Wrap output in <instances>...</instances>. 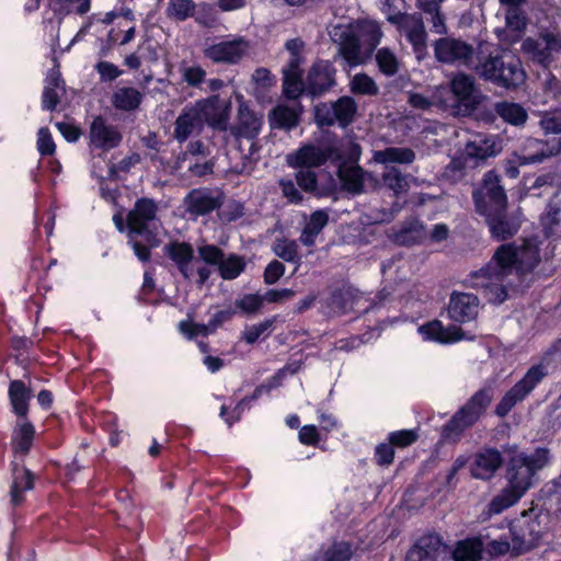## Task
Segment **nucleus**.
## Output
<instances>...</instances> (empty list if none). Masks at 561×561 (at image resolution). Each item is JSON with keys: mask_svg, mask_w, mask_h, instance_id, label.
I'll return each mask as SVG.
<instances>
[{"mask_svg": "<svg viewBox=\"0 0 561 561\" xmlns=\"http://www.w3.org/2000/svg\"><path fill=\"white\" fill-rule=\"evenodd\" d=\"M247 409H250V404L243 397L232 409H229L227 405L222 404L220 407L219 415L228 426H232L234 423L241 420L242 414Z\"/></svg>", "mask_w": 561, "mask_h": 561, "instance_id": "52", "label": "nucleus"}, {"mask_svg": "<svg viewBox=\"0 0 561 561\" xmlns=\"http://www.w3.org/2000/svg\"><path fill=\"white\" fill-rule=\"evenodd\" d=\"M197 24L205 27H213L217 22L215 8L208 2H201L198 4L197 15L195 16Z\"/></svg>", "mask_w": 561, "mask_h": 561, "instance_id": "60", "label": "nucleus"}, {"mask_svg": "<svg viewBox=\"0 0 561 561\" xmlns=\"http://www.w3.org/2000/svg\"><path fill=\"white\" fill-rule=\"evenodd\" d=\"M88 138V146L92 151L110 152L118 148L123 142V134L119 128L108 124L102 115L93 117L89 126Z\"/></svg>", "mask_w": 561, "mask_h": 561, "instance_id": "13", "label": "nucleus"}, {"mask_svg": "<svg viewBox=\"0 0 561 561\" xmlns=\"http://www.w3.org/2000/svg\"><path fill=\"white\" fill-rule=\"evenodd\" d=\"M502 454L495 447H486L476 454L471 466V476L480 480H489L503 466Z\"/></svg>", "mask_w": 561, "mask_h": 561, "instance_id": "20", "label": "nucleus"}, {"mask_svg": "<svg viewBox=\"0 0 561 561\" xmlns=\"http://www.w3.org/2000/svg\"><path fill=\"white\" fill-rule=\"evenodd\" d=\"M296 183L301 191L318 198L332 196L336 192V183L332 176L327 185L319 186L317 173L310 169H300L296 173Z\"/></svg>", "mask_w": 561, "mask_h": 561, "instance_id": "28", "label": "nucleus"}, {"mask_svg": "<svg viewBox=\"0 0 561 561\" xmlns=\"http://www.w3.org/2000/svg\"><path fill=\"white\" fill-rule=\"evenodd\" d=\"M263 306V298L259 294H245L234 301V309L244 314L257 312Z\"/></svg>", "mask_w": 561, "mask_h": 561, "instance_id": "53", "label": "nucleus"}, {"mask_svg": "<svg viewBox=\"0 0 561 561\" xmlns=\"http://www.w3.org/2000/svg\"><path fill=\"white\" fill-rule=\"evenodd\" d=\"M165 256L171 260L184 278H190L192 271L190 264L194 260V248L186 241L171 240L164 248Z\"/></svg>", "mask_w": 561, "mask_h": 561, "instance_id": "23", "label": "nucleus"}, {"mask_svg": "<svg viewBox=\"0 0 561 561\" xmlns=\"http://www.w3.org/2000/svg\"><path fill=\"white\" fill-rule=\"evenodd\" d=\"M225 203V193L209 187L192 188L183 199L185 211L192 219L208 216L219 210Z\"/></svg>", "mask_w": 561, "mask_h": 561, "instance_id": "10", "label": "nucleus"}, {"mask_svg": "<svg viewBox=\"0 0 561 561\" xmlns=\"http://www.w3.org/2000/svg\"><path fill=\"white\" fill-rule=\"evenodd\" d=\"M136 236L129 237L128 244L134 250L135 255L138 257L139 261L142 263L149 262L151 259V249L158 245V240L154 237V240L147 241L148 244H144L138 240H135Z\"/></svg>", "mask_w": 561, "mask_h": 561, "instance_id": "59", "label": "nucleus"}, {"mask_svg": "<svg viewBox=\"0 0 561 561\" xmlns=\"http://www.w3.org/2000/svg\"><path fill=\"white\" fill-rule=\"evenodd\" d=\"M502 282L503 280L482 278L481 283H476L474 285L483 288V295L489 304L499 306L508 297L507 288Z\"/></svg>", "mask_w": 561, "mask_h": 561, "instance_id": "41", "label": "nucleus"}, {"mask_svg": "<svg viewBox=\"0 0 561 561\" xmlns=\"http://www.w3.org/2000/svg\"><path fill=\"white\" fill-rule=\"evenodd\" d=\"M549 459L550 450L546 447H537L530 455L524 451L513 455L506 466V485L524 496L533 486L536 473L548 465Z\"/></svg>", "mask_w": 561, "mask_h": 561, "instance_id": "5", "label": "nucleus"}, {"mask_svg": "<svg viewBox=\"0 0 561 561\" xmlns=\"http://www.w3.org/2000/svg\"><path fill=\"white\" fill-rule=\"evenodd\" d=\"M484 543L481 537L473 536L458 540L453 550L454 561H482Z\"/></svg>", "mask_w": 561, "mask_h": 561, "instance_id": "31", "label": "nucleus"}, {"mask_svg": "<svg viewBox=\"0 0 561 561\" xmlns=\"http://www.w3.org/2000/svg\"><path fill=\"white\" fill-rule=\"evenodd\" d=\"M302 61L298 58H289L283 69V93L288 100H298L305 93L306 77L300 68Z\"/></svg>", "mask_w": 561, "mask_h": 561, "instance_id": "22", "label": "nucleus"}, {"mask_svg": "<svg viewBox=\"0 0 561 561\" xmlns=\"http://www.w3.org/2000/svg\"><path fill=\"white\" fill-rule=\"evenodd\" d=\"M434 57L444 65L469 66L473 58V47L467 42L451 36H444L433 44Z\"/></svg>", "mask_w": 561, "mask_h": 561, "instance_id": "12", "label": "nucleus"}, {"mask_svg": "<svg viewBox=\"0 0 561 561\" xmlns=\"http://www.w3.org/2000/svg\"><path fill=\"white\" fill-rule=\"evenodd\" d=\"M329 224V214L324 209H317L311 213L309 220L306 222L301 234L300 242L306 247H312L318 236Z\"/></svg>", "mask_w": 561, "mask_h": 561, "instance_id": "34", "label": "nucleus"}, {"mask_svg": "<svg viewBox=\"0 0 561 561\" xmlns=\"http://www.w3.org/2000/svg\"><path fill=\"white\" fill-rule=\"evenodd\" d=\"M376 62L379 71L387 77L394 76L399 70L398 58L388 47H382L377 50Z\"/></svg>", "mask_w": 561, "mask_h": 561, "instance_id": "47", "label": "nucleus"}, {"mask_svg": "<svg viewBox=\"0 0 561 561\" xmlns=\"http://www.w3.org/2000/svg\"><path fill=\"white\" fill-rule=\"evenodd\" d=\"M522 497L523 495H520V493H517L506 485L499 494L492 497L483 513L488 517L499 515L515 505Z\"/></svg>", "mask_w": 561, "mask_h": 561, "instance_id": "37", "label": "nucleus"}, {"mask_svg": "<svg viewBox=\"0 0 561 561\" xmlns=\"http://www.w3.org/2000/svg\"><path fill=\"white\" fill-rule=\"evenodd\" d=\"M374 159L378 163L410 164L415 160V152L408 147H387L383 150L375 151Z\"/></svg>", "mask_w": 561, "mask_h": 561, "instance_id": "38", "label": "nucleus"}, {"mask_svg": "<svg viewBox=\"0 0 561 561\" xmlns=\"http://www.w3.org/2000/svg\"><path fill=\"white\" fill-rule=\"evenodd\" d=\"M357 103L348 95L340 96L332 102H320L313 107V119L319 128L332 127L337 124L347 128L357 114Z\"/></svg>", "mask_w": 561, "mask_h": 561, "instance_id": "7", "label": "nucleus"}, {"mask_svg": "<svg viewBox=\"0 0 561 561\" xmlns=\"http://www.w3.org/2000/svg\"><path fill=\"white\" fill-rule=\"evenodd\" d=\"M336 72L332 61L317 59L307 71L304 95L317 99L330 92L337 84Z\"/></svg>", "mask_w": 561, "mask_h": 561, "instance_id": "9", "label": "nucleus"}, {"mask_svg": "<svg viewBox=\"0 0 561 561\" xmlns=\"http://www.w3.org/2000/svg\"><path fill=\"white\" fill-rule=\"evenodd\" d=\"M341 159L335 142L323 145L305 144L287 156V163L295 169L320 168L328 161L335 163Z\"/></svg>", "mask_w": 561, "mask_h": 561, "instance_id": "8", "label": "nucleus"}, {"mask_svg": "<svg viewBox=\"0 0 561 561\" xmlns=\"http://www.w3.org/2000/svg\"><path fill=\"white\" fill-rule=\"evenodd\" d=\"M476 71L484 81L506 90L516 89L526 77L520 60L500 49L479 57Z\"/></svg>", "mask_w": 561, "mask_h": 561, "instance_id": "3", "label": "nucleus"}, {"mask_svg": "<svg viewBox=\"0 0 561 561\" xmlns=\"http://www.w3.org/2000/svg\"><path fill=\"white\" fill-rule=\"evenodd\" d=\"M450 91L455 99V106L466 113L474 111L479 104L478 90L471 75L458 72L450 80Z\"/></svg>", "mask_w": 561, "mask_h": 561, "instance_id": "15", "label": "nucleus"}, {"mask_svg": "<svg viewBox=\"0 0 561 561\" xmlns=\"http://www.w3.org/2000/svg\"><path fill=\"white\" fill-rule=\"evenodd\" d=\"M360 53V42L355 34H346L340 45L341 56L348 62L357 61Z\"/></svg>", "mask_w": 561, "mask_h": 561, "instance_id": "50", "label": "nucleus"}, {"mask_svg": "<svg viewBox=\"0 0 561 561\" xmlns=\"http://www.w3.org/2000/svg\"><path fill=\"white\" fill-rule=\"evenodd\" d=\"M419 427L392 431L387 435V439L391 443L394 449H405L419 440Z\"/></svg>", "mask_w": 561, "mask_h": 561, "instance_id": "46", "label": "nucleus"}, {"mask_svg": "<svg viewBox=\"0 0 561 561\" xmlns=\"http://www.w3.org/2000/svg\"><path fill=\"white\" fill-rule=\"evenodd\" d=\"M199 125V113L194 107L184 108L175 119L173 137L185 142Z\"/></svg>", "mask_w": 561, "mask_h": 561, "instance_id": "33", "label": "nucleus"}, {"mask_svg": "<svg viewBox=\"0 0 561 561\" xmlns=\"http://www.w3.org/2000/svg\"><path fill=\"white\" fill-rule=\"evenodd\" d=\"M350 88L352 93L357 95L375 96L379 93V88L374 79L364 72L353 77Z\"/></svg>", "mask_w": 561, "mask_h": 561, "instance_id": "48", "label": "nucleus"}, {"mask_svg": "<svg viewBox=\"0 0 561 561\" xmlns=\"http://www.w3.org/2000/svg\"><path fill=\"white\" fill-rule=\"evenodd\" d=\"M350 298L351 297L348 290L342 287H337L330 291L324 301V306L329 312L335 314H344L347 311Z\"/></svg>", "mask_w": 561, "mask_h": 561, "instance_id": "44", "label": "nucleus"}, {"mask_svg": "<svg viewBox=\"0 0 561 561\" xmlns=\"http://www.w3.org/2000/svg\"><path fill=\"white\" fill-rule=\"evenodd\" d=\"M494 112L505 123L513 126H524L528 119V113L525 107L515 102H496L494 104Z\"/></svg>", "mask_w": 561, "mask_h": 561, "instance_id": "35", "label": "nucleus"}, {"mask_svg": "<svg viewBox=\"0 0 561 561\" xmlns=\"http://www.w3.org/2000/svg\"><path fill=\"white\" fill-rule=\"evenodd\" d=\"M443 546V538L437 533L421 536L409 549L407 558L410 561H426L434 558Z\"/></svg>", "mask_w": 561, "mask_h": 561, "instance_id": "30", "label": "nucleus"}, {"mask_svg": "<svg viewBox=\"0 0 561 561\" xmlns=\"http://www.w3.org/2000/svg\"><path fill=\"white\" fill-rule=\"evenodd\" d=\"M539 261L538 247L528 240L520 245L515 242L502 243L483 267L471 273V278L504 280L515 271L533 270Z\"/></svg>", "mask_w": 561, "mask_h": 561, "instance_id": "1", "label": "nucleus"}, {"mask_svg": "<svg viewBox=\"0 0 561 561\" xmlns=\"http://www.w3.org/2000/svg\"><path fill=\"white\" fill-rule=\"evenodd\" d=\"M479 312V299L469 293L453 291L449 297L447 314L450 320L467 323L474 320Z\"/></svg>", "mask_w": 561, "mask_h": 561, "instance_id": "17", "label": "nucleus"}, {"mask_svg": "<svg viewBox=\"0 0 561 561\" xmlns=\"http://www.w3.org/2000/svg\"><path fill=\"white\" fill-rule=\"evenodd\" d=\"M12 483L10 486L11 503L20 506L25 502L24 492L34 489L35 474L24 465L12 461Z\"/></svg>", "mask_w": 561, "mask_h": 561, "instance_id": "21", "label": "nucleus"}, {"mask_svg": "<svg viewBox=\"0 0 561 561\" xmlns=\"http://www.w3.org/2000/svg\"><path fill=\"white\" fill-rule=\"evenodd\" d=\"M142 99L144 95L138 89L123 87L113 93L112 105L118 111L133 112L140 106Z\"/></svg>", "mask_w": 561, "mask_h": 561, "instance_id": "36", "label": "nucleus"}, {"mask_svg": "<svg viewBox=\"0 0 561 561\" xmlns=\"http://www.w3.org/2000/svg\"><path fill=\"white\" fill-rule=\"evenodd\" d=\"M539 126L546 136L561 137V107L539 112Z\"/></svg>", "mask_w": 561, "mask_h": 561, "instance_id": "43", "label": "nucleus"}, {"mask_svg": "<svg viewBox=\"0 0 561 561\" xmlns=\"http://www.w3.org/2000/svg\"><path fill=\"white\" fill-rule=\"evenodd\" d=\"M472 201L479 215L507 208L506 191L495 170H489L483 174L480 185L472 191Z\"/></svg>", "mask_w": 561, "mask_h": 561, "instance_id": "6", "label": "nucleus"}, {"mask_svg": "<svg viewBox=\"0 0 561 561\" xmlns=\"http://www.w3.org/2000/svg\"><path fill=\"white\" fill-rule=\"evenodd\" d=\"M336 174L343 191L353 195L364 192V170L359 165L339 164Z\"/></svg>", "mask_w": 561, "mask_h": 561, "instance_id": "32", "label": "nucleus"}, {"mask_svg": "<svg viewBox=\"0 0 561 561\" xmlns=\"http://www.w3.org/2000/svg\"><path fill=\"white\" fill-rule=\"evenodd\" d=\"M273 319H265L264 321L254 324L251 328L243 331L242 339L245 341V343L253 345L262 334H264L267 330H270L273 327Z\"/></svg>", "mask_w": 561, "mask_h": 561, "instance_id": "62", "label": "nucleus"}, {"mask_svg": "<svg viewBox=\"0 0 561 561\" xmlns=\"http://www.w3.org/2000/svg\"><path fill=\"white\" fill-rule=\"evenodd\" d=\"M501 149V146L492 137L478 136L466 144L463 156L467 160L472 161L474 165H478L489 158L497 156Z\"/></svg>", "mask_w": 561, "mask_h": 561, "instance_id": "26", "label": "nucleus"}, {"mask_svg": "<svg viewBox=\"0 0 561 561\" xmlns=\"http://www.w3.org/2000/svg\"><path fill=\"white\" fill-rule=\"evenodd\" d=\"M561 153V137H553L548 140L527 138L514 157L522 159V163H541L545 159Z\"/></svg>", "mask_w": 561, "mask_h": 561, "instance_id": "14", "label": "nucleus"}, {"mask_svg": "<svg viewBox=\"0 0 561 561\" xmlns=\"http://www.w3.org/2000/svg\"><path fill=\"white\" fill-rule=\"evenodd\" d=\"M199 259L208 265L219 266L225 257L222 249L215 244H205L198 248Z\"/></svg>", "mask_w": 561, "mask_h": 561, "instance_id": "57", "label": "nucleus"}, {"mask_svg": "<svg viewBox=\"0 0 561 561\" xmlns=\"http://www.w3.org/2000/svg\"><path fill=\"white\" fill-rule=\"evenodd\" d=\"M301 114L302 106L299 103L296 106L277 104L268 114L270 125L272 128L291 130L298 126Z\"/></svg>", "mask_w": 561, "mask_h": 561, "instance_id": "29", "label": "nucleus"}, {"mask_svg": "<svg viewBox=\"0 0 561 561\" xmlns=\"http://www.w3.org/2000/svg\"><path fill=\"white\" fill-rule=\"evenodd\" d=\"M37 150L42 157H51L56 151V144L48 127H41L37 131Z\"/></svg>", "mask_w": 561, "mask_h": 561, "instance_id": "56", "label": "nucleus"}, {"mask_svg": "<svg viewBox=\"0 0 561 561\" xmlns=\"http://www.w3.org/2000/svg\"><path fill=\"white\" fill-rule=\"evenodd\" d=\"M34 345V341L27 336L12 335L10 347L14 351L16 363H22L28 357V353Z\"/></svg>", "mask_w": 561, "mask_h": 561, "instance_id": "54", "label": "nucleus"}, {"mask_svg": "<svg viewBox=\"0 0 561 561\" xmlns=\"http://www.w3.org/2000/svg\"><path fill=\"white\" fill-rule=\"evenodd\" d=\"M247 267V261L244 256L230 253L228 256L225 255L218 266V273L225 280H232L239 277Z\"/></svg>", "mask_w": 561, "mask_h": 561, "instance_id": "39", "label": "nucleus"}, {"mask_svg": "<svg viewBox=\"0 0 561 561\" xmlns=\"http://www.w3.org/2000/svg\"><path fill=\"white\" fill-rule=\"evenodd\" d=\"M561 355V337L557 339L542 354L540 362L531 365L525 375L502 397L494 409V414L505 417L513 408L524 401L536 387L549 375V360L553 355Z\"/></svg>", "mask_w": 561, "mask_h": 561, "instance_id": "2", "label": "nucleus"}, {"mask_svg": "<svg viewBox=\"0 0 561 561\" xmlns=\"http://www.w3.org/2000/svg\"><path fill=\"white\" fill-rule=\"evenodd\" d=\"M95 70L102 82H111L117 79L123 71L113 62L101 60L96 62Z\"/></svg>", "mask_w": 561, "mask_h": 561, "instance_id": "63", "label": "nucleus"}, {"mask_svg": "<svg viewBox=\"0 0 561 561\" xmlns=\"http://www.w3.org/2000/svg\"><path fill=\"white\" fill-rule=\"evenodd\" d=\"M80 2L76 8L79 15H83L90 11L91 0H49V8L54 15L60 21L73 11V4Z\"/></svg>", "mask_w": 561, "mask_h": 561, "instance_id": "40", "label": "nucleus"}, {"mask_svg": "<svg viewBox=\"0 0 561 561\" xmlns=\"http://www.w3.org/2000/svg\"><path fill=\"white\" fill-rule=\"evenodd\" d=\"M382 179L385 185L392 190L397 195L408 190L409 185L405 176L396 169L386 172Z\"/></svg>", "mask_w": 561, "mask_h": 561, "instance_id": "58", "label": "nucleus"}, {"mask_svg": "<svg viewBox=\"0 0 561 561\" xmlns=\"http://www.w3.org/2000/svg\"><path fill=\"white\" fill-rule=\"evenodd\" d=\"M199 113L201 122L204 121L211 128L225 131L228 127L229 106L218 95H210L198 101L194 107Z\"/></svg>", "mask_w": 561, "mask_h": 561, "instance_id": "16", "label": "nucleus"}, {"mask_svg": "<svg viewBox=\"0 0 561 561\" xmlns=\"http://www.w3.org/2000/svg\"><path fill=\"white\" fill-rule=\"evenodd\" d=\"M247 43L243 38L224 41L208 46L204 54L216 64H238L245 53Z\"/></svg>", "mask_w": 561, "mask_h": 561, "instance_id": "19", "label": "nucleus"}, {"mask_svg": "<svg viewBox=\"0 0 561 561\" xmlns=\"http://www.w3.org/2000/svg\"><path fill=\"white\" fill-rule=\"evenodd\" d=\"M32 398L33 391L23 380H10L8 387V399L11 412L16 416V419L28 417L30 402Z\"/></svg>", "mask_w": 561, "mask_h": 561, "instance_id": "24", "label": "nucleus"}, {"mask_svg": "<svg viewBox=\"0 0 561 561\" xmlns=\"http://www.w3.org/2000/svg\"><path fill=\"white\" fill-rule=\"evenodd\" d=\"M394 456L396 449L388 439L375 447L374 461L379 467L388 468L391 466L394 461Z\"/></svg>", "mask_w": 561, "mask_h": 561, "instance_id": "51", "label": "nucleus"}, {"mask_svg": "<svg viewBox=\"0 0 561 561\" xmlns=\"http://www.w3.org/2000/svg\"><path fill=\"white\" fill-rule=\"evenodd\" d=\"M157 213L158 204L153 198H137L126 216L128 237L145 236L148 241L154 240V234L148 229V224L156 219Z\"/></svg>", "mask_w": 561, "mask_h": 561, "instance_id": "11", "label": "nucleus"}, {"mask_svg": "<svg viewBox=\"0 0 561 561\" xmlns=\"http://www.w3.org/2000/svg\"><path fill=\"white\" fill-rule=\"evenodd\" d=\"M196 3L193 0H170L165 9L169 19L183 22L195 16Z\"/></svg>", "mask_w": 561, "mask_h": 561, "instance_id": "42", "label": "nucleus"}, {"mask_svg": "<svg viewBox=\"0 0 561 561\" xmlns=\"http://www.w3.org/2000/svg\"><path fill=\"white\" fill-rule=\"evenodd\" d=\"M419 332L426 341H433L440 344H453L467 339L465 331L455 324L445 327L442 321L435 319L422 324ZM474 337H468L473 340Z\"/></svg>", "mask_w": 561, "mask_h": 561, "instance_id": "18", "label": "nucleus"}, {"mask_svg": "<svg viewBox=\"0 0 561 561\" xmlns=\"http://www.w3.org/2000/svg\"><path fill=\"white\" fill-rule=\"evenodd\" d=\"M489 227L491 238L496 241H507L512 239L519 229L507 218V208H503L481 215Z\"/></svg>", "mask_w": 561, "mask_h": 561, "instance_id": "25", "label": "nucleus"}, {"mask_svg": "<svg viewBox=\"0 0 561 561\" xmlns=\"http://www.w3.org/2000/svg\"><path fill=\"white\" fill-rule=\"evenodd\" d=\"M494 397V389L484 386L476 391L467 402L442 426L440 439H460L463 432L472 427L485 414Z\"/></svg>", "mask_w": 561, "mask_h": 561, "instance_id": "4", "label": "nucleus"}, {"mask_svg": "<svg viewBox=\"0 0 561 561\" xmlns=\"http://www.w3.org/2000/svg\"><path fill=\"white\" fill-rule=\"evenodd\" d=\"M407 39L417 55L426 50L427 33L421 18H417L407 32Z\"/></svg>", "mask_w": 561, "mask_h": 561, "instance_id": "45", "label": "nucleus"}, {"mask_svg": "<svg viewBox=\"0 0 561 561\" xmlns=\"http://www.w3.org/2000/svg\"><path fill=\"white\" fill-rule=\"evenodd\" d=\"M36 430L28 417L16 419L11 434V448L15 456H26L34 443Z\"/></svg>", "mask_w": 561, "mask_h": 561, "instance_id": "27", "label": "nucleus"}, {"mask_svg": "<svg viewBox=\"0 0 561 561\" xmlns=\"http://www.w3.org/2000/svg\"><path fill=\"white\" fill-rule=\"evenodd\" d=\"M274 253L282 260L300 265L301 256L298 253V245L295 240H278L273 247Z\"/></svg>", "mask_w": 561, "mask_h": 561, "instance_id": "49", "label": "nucleus"}, {"mask_svg": "<svg viewBox=\"0 0 561 561\" xmlns=\"http://www.w3.org/2000/svg\"><path fill=\"white\" fill-rule=\"evenodd\" d=\"M178 329L181 334H183L187 340H194L198 335L208 336L210 332L208 331L207 323H196L192 320H182L178 324Z\"/></svg>", "mask_w": 561, "mask_h": 561, "instance_id": "55", "label": "nucleus"}, {"mask_svg": "<svg viewBox=\"0 0 561 561\" xmlns=\"http://www.w3.org/2000/svg\"><path fill=\"white\" fill-rule=\"evenodd\" d=\"M527 19L523 9H506L505 10V24L512 31H524L526 27Z\"/></svg>", "mask_w": 561, "mask_h": 561, "instance_id": "61", "label": "nucleus"}, {"mask_svg": "<svg viewBox=\"0 0 561 561\" xmlns=\"http://www.w3.org/2000/svg\"><path fill=\"white\" fill-rule=\"evenodd\" d=\"M244 215V206L239 201H230L224 210L219 213V217L225 222H233Z\"/></svg>", "mask_w": 561, "mask_h": 561, "instance_id": "64", "label": "nucleus"}]
</instances>
